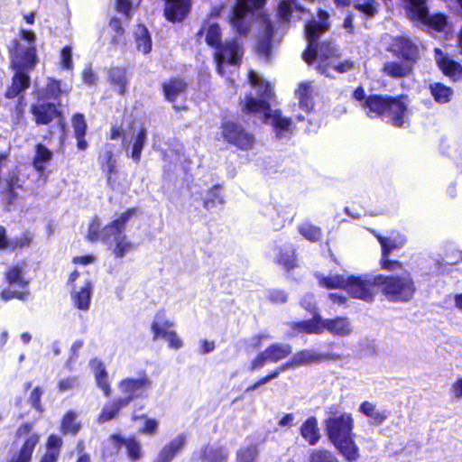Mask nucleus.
<instances>
[{
    "mask_svg": "<svg viewBox=\"0 0 462 462\" xmlns=\"http://www.w3.org/2000/svg\"><path fill=\"white\" fill-rule=\"evenodd\" d=\"M319 21L312 20L305 26V33L308 41V48L303 52L302 58L308 64L317 62L318 70L328 77H332L333 72L346 73L354 68V62L350 60H338V51L330 42L316 44L319 36L328 29V14L320 10L318 14Z\"/></svg>",
    "mask_w": 462,
    "mask_h": 462,
    "instance_id": "nucleus-1",
    "label": "nucleus"
},
{
    "mask_svg": "<svg viewBox=\"0 0 462 462\" xmlns=\"http://www.w3.org/2000/svg\"><path fill=\"white\" fill-rule=\"evenodd\" d=\"M251 86L256 89L257 97L252 95L245 98L244 108L246 112L259 116L263 122L274 127L279 138L290 131L291 120L282 117L279 110H273L270 101L273 97V88L261 75L251 70L248 74Z\"/></svg>",
    "mask_w": 462,
    "mask_h": 462,
    "instance_id": "nucleus-2",
    "label": "nucleus"
},
{
    "mask_svg": "<svg viewBox=\"0 0 462 462\" xmlns=\"http://www.w3.org/2000/svg\"><path fill=\"white\" fill-rule=\"evenodd\" d=\"M325 431L330 442L347 462H356L359 449L353 433L354 419L350 413L330 408L323 421Z\"/></svg>",
    "mask_w": 462,
    "mask_h": 462,
    "instance_id": "nucleus-3",
    "label": "nucleus"
},
{
    "mask_svg": "<svg viewBox=\"0 0 462 462\" xmlns=\"http://www.w3.org/2000/svg\"><path fill=\"white\" fill-rule=\"evenodd\" d=\"M206 34L207 43L215 48L217 69L220 75L226 73V67L235 69L242 56L239 43L236 40L221 42V31L217 23L206 22L198 35Z\"/></svg>",
    "mask_w": 462,
    "mask_h": 462,
    "instance_id": "nucleus-4",
    "label": "nucleus"
},
{
    "mask_svg": "<svg viewBox=\"0 0 462 462\" xmlns=\"http://www.w3.org/2000/svg\"><path fill=\"white\" fill-rule=\"evenodd\" d=\"M379 290L393 302H405L412 299L416 286L410 273L394 275H378Z\"/></svg>",
    "mask_w": 462,
    "mask_h": 462,
    "instance_id": "nucleus-5",
    "label": "nucleus"
},
{
    "mask_svg": "<svg viewBox=\"0 0 462 462\" xmlns=\"http://www.w3.org/2000/svg\"><path fill=\"white\" fill-rule=\"evenodd\" d=\"M292 328L308 334L328 331L335 337H347L353 330L350 320L346 317L323 319L319 314H315L312 319L293 323Z\"/></svg>",
    "mask_w": 462,
    "mask_h": 462,
    "instance_id": "nucleus-6",
    "label": "nucleus"
},
{
    "mask_svg": "<svg viewBox=\"0 0 462 462\" xmlns=\"http://www.w3.org/2000/svg\"><path fill=\"white\" fill-rule=\"evenodd\" d=\"M20 39L25 41L27 45L24 46L18 41L14 42V46L10 48L13 64L19 69H32L36 63L35 34L32 31L22 29Z\"/></svg>",
    "mask_w": 462,
    "mask_h": 462,
    "instance_id": "nucleus-7",
    "label": "nucleus"
},
{
    "mask_svg": "<svg viewBox=\"0 0 462 462\" xmlns=\"http://www.w3.org/2000/svg\"><path fill=\"white\" fill-rule=\"evenodd\" d=\"M408 17L422 25H428L435 31L441 32L447 26V18L444 14H437L430 16L426 0H405Z\"/></svg>",
    "mask_w": 462,
    "mask_h": 462,
    "instance_id": "nucleus-8",
    "label": "nucleus"
},
{
    "mask_svg": "<svg viewBox=\"0 0 462 462\" xmlns=\"http://www.w3.org/2000/svg\"><path fill=\"white\" fill-rule=\"evenodd\" d=\"M378 275L347 276L346 291L353 298L373 301L379 289Z\"/></svg>",
    "mask_w": 462,
    "mask_h": 462,
    "instance_id": "nucleus-9",
    "label": "nucleus"
},
{
    "mask_svg": "<svg viewBox=\"0 0 462 462\" xmlns=\"http://www.w3.org/2000/svg\"><path fill=\"white\" fill-rule=\"evenodd\" d=\"M151 386L152 382L145 374L123 380L120 383V391L124 396L117 398V410L126 406L134 398L143 397Z\"/></svg>",
    "mask_w": 462,
    "mask_h": 462,
    "instance_id": "nucleus-10",
    "label": "nucleus"
},
{
    "mask_svg": "<svg viewBox=\"0 0 462 462\" xmlns=\"http://www.w3.org/2000/svg\"><path fill=\"white\" fill-rule=\"evenodd\" d=\"M264 0H236L232 11L231 23L239 33H246L249 29L250 14L254 8L261 7Z\"/></svg>",
    "mask_w": 462,
    "mask_h": 462,
    "instance_id": "nucleus-11",
    "label": "nucleus"
},
{
    "mask_svg": "<svg viewBox=\"0 0 462 462\" xmlns=\"http://www.w3.org/2000/svg\"><path fill=\"white\" fill-rule=\"evenodd\" d=\"M291 352L292 348L289 344H273L251 361L248 369L253 372L263 367L268 362L277 363L289 356Z\"/></svg>",
    "mask_w": 462,
    "mask_h": 462,
    "instance_id": "nucleus-12",
    "label": "nucleus"
},
{
    "mask_svg": "<svg viewBox=\"0 0 462 462\" xmlns=\"http://www.w3.org/2000/svg\"><path fill=\"white\" fill-rule=\"evenodd\" d=\"M145 141V128L135 123L131 127V132L124 134L123 147L127 156L130 157L134 162H139Z\"/></svg>",
    "mask_w": 462,
    "mask_h": 462,
    "instance_id": "nucleus-13",
    "label": "nucleus"
},
{
    "mask_svg": "<svg viewBox=\"0 0 462 462\" xmlns=\"http://www.w3.org/2000/svg\"><path fill=\"white\" fill-rule=\"evenodd\" d=\"M221 134L225 141L241 150H249L254 144V137L240 125L226 122L222 125Z\"/></svg>",
    "mask_w": 462,
    "mask_h": 462,
    "instance_id": "nucleus-14",
    "label": "nucleus"
},
{
    "mask_svg": "<svg viewBox=\"0 0 462 462\" xmlns=\"http://www.w3.org/2000/svg\"><path fill=\"white\" fill-rule=\"evenodd\" d=\"M409 116L408 104L403 96L389 98L384 118L393 125L402 127L407 122Z\"/></svg>",
    "mask_w": 462,
    "mask_h": 462,
    "instance_id": "nucleus-15",
    "label": "nucleus"
},
{
    "mask_svg": "<svg viewBox=\"0 0 462 462\" xmlns=\"http://www.w3.org/2000/svg\"><path fill=\"white\" fill-rule=\"evenodd\" d=\"M101 223L97 217H95L88 226L87 238L89 241L100 239L109 246H112L116 241V220L105 225L101 229Z\"/></svg>",
    "mask_w": 462,
    "mask_h": 462,
    "instance_id": "nucleus-16",
    "label": "nucleus"
},
{
    "mask_svg": "<svg viewBox=\"0 0 462 462\" xmlns=\"http://www.w3.org/2000/svg\"><path fill=\"white\" fill-rule=\"evenodd\" d=\"M388 51L412 63H416L419 57L418 47L404 36L393 38Z\"/></svg>",
    "mask_w": 462,
    "mask_h": 462,
    "instance_id": "nucleus-17",
    "label": "nucleus"
},
{
    "mask_svg": "<svg viewBox=\"0 0 462 462\" xmlns=\"http://www.w3.org/2000/svg\"><path fill=\"white\" fill-rule=\"evenodd\" d=\"M23 183L24 175L19 170L12 171L5 179H0V192L6 194L8 204H12L15 200V189H22Z\"/></svg>",
    "mask_w": 462,
    "mask_h": 462,
    "instance_id": "nucleus-18",
    "label": "nucleus"
},
{
    "mask_svg": "<svg viewBox=\"0 0 462 462\" xmlns=\"http://www.w3.org/2000/svg\"><path fill=\"white\" fill-rule=\"evenodd\" d=\"M434 52L436 62L442 72L453 80H459L462 78V66L439 48H436Z\"/></svg>",
    "mask_w": 462,
    "mask_h": 462,
    "instance_id": "nucleus-19",
    "label": "nucleus"
},
{
    "mask_svg": "<svg viewBox=\"0 0 462 462\" xmlns=\"http://www.w3.org/2000/svg\"><path fill=\"white\" fill-rule=\"evenodd\" d=\"M415 63L408 60H391L384 62L383 66V72L393 79H402L410 77L412 74Z\"/></svg>",
    "mask_w": 462,
    "mask_h": 462,
    "instance_id": "nucleus-20",
    "label": "nucleus"
},
{
    "mask_svg": "<svg viewBox=\"0 0 462 462\" xmlns=\"http://www.w3.org/2000/svg\"><path fill=\"white\" fill-rule=\"evenodd\" d=\"M31 111L38 125H47L60 116V112L53 103H38L32 106Z\"/></svg>",
    "mask_w": 462,
    "mask_h": 462,
    "instance_id": "nucleus-21",
    "label": "nucleus"
},
{
    "mask_svg": "<svg viewBox=\"0 0 462 462\" xmlns=\"http://www.w3.org/2000/svg\"><path fill=\"white\" fill-rule=\"evenodd\" d=\"M173 322L167 319V315L164 310L157 311L150 327L151 331L152 332V340L156 341L159 338H164L171 332V330H173Z\"/></svg>",
    "mask_w": 462,
    "mask_h": 462,
    "instance_id": "nucleus-22",
    "label": "nucleus"
},
{
    "mask_svg": "<svg viewBox=\"0 0 462 462\" xmlns=\"http://www.w3.org/2000/svg\"><path fill=\"white\" fill-rule=\"evenodd\" d=\"M165 16L169 21H182L188 14L190 7V0H165Z\"/></svg>",
    "mask_w": 462,
    "mask_h": 462,
    "instance_id": "nucleus-23",
    "label": "nucleus"
},
{
    "mask_svg": "<svg viewBox=\"0 0 462 462\" xmlns=\"http://www.w3.org/2000/svg\"><path fill=\"white\" fill-rule=\"evenodd\" d=\"M273 254L275 261L286 270H291L296 266L295 250L292 245H276L273 248Z\"/></svg>",
    "mask_w": 462,
    "mask_h": 462,
    "instance_id": "nucleus-24",
    "label": "nucleus"
},
{
    "mask_svg": "<svg viewBox=\"0 0 462 462\" xmlns=\"http://www.w3.org/2000/svg\"><path fill=\"white\" fill-rule=\"evenodd\" d=\"M390 97L371 96L368 97L363 106L366 109L368 116H382L384 118Z\"/></svg>",
    "mask_w": 462,
    "mask_h": 462,
    "instance_id": "nucleus-25",
    "label": "nucleus"
},
{
    "mask_svg": "<svg viewBox=\"0 0 462 462\" xmlns=\"http://www.w3.org/2000/svg\"><path fill=\"white\" fill-rule=\"evenodd\" d=\"M296 366L310 365L313 363H320L333 358L332 355L318 353L311 349H304L293 355Z\"/></svg>",
    "mask_w": 462,
    "mask_h": 462,
    "instance_id": "nucleus-26",
    "label": "nucleus"
},
{
    "mask_svg": "<svg viewBox=\"0 0 462 462\" xmlns=\"http://www.w3.org/2000/svg\"><path fill=\"white\" fill-rule=\"evenodd\" d=\"M92 285L88 280H84L82 285L74 286L72 298L75 305L79 310H88L90 304Z\"/></svg>",
    "mask_w": 462,
    "mask_h": 462,
    "instance_id": "nucleus-27",
    "label": "nucleus"
},
{
    "mask_svg": "<svg viewBox=\"0 0 462 462\" xmlns=\"http://www.w3.org/2000/svg\"><path fill=\"white\" fill-rule=\"evenodd\" d=\"M39 436L32 433L27 437L19 452L13 456L9 462H30L36 445L39 442Z\"/></svg>",
    "mask_w": 462,
    "mask_h": 462,
    "instance_id": "nucleus-28",
    "label": "nucleus"
},
{
    "mask_svg": "<svg viewBox=\"0 0 462 462\" xmlns=\"http://www.w3.org/2000/svg\"><path fill=\"white\" fill-rule=\"evenodd\" d=\"M186 442L184 435H179L161 450L156 462H171L175 455L181 450Z\"/></svg>",
    "mask_w": 462,
    "mask_h": 462,
    "instance_id": "nucleus-29",
    "label": "nucleus"
},
{
    "mask_svg": "<svg viewBox=\"0 0 462 462\" xmlns=\"http://www.w3.org/2000/svg\"><path fill=\"white\" fill-rule=\"evenodd\" d=\"M300 431L301 437L311 446L316 445L320 439L318 420L315 417H310L306 421H304Z\"/></svg>",
    "mask_w": 462,
    "mask_h": 462,
    "instance_id": "nucleus-30",
    "label": "nucleus"
},
{
    "mask_svg": "<svg viewBox=\"0 0 462 462\" xmlns=\"http://www.w3.org/2000/svg\"><path fill=\"white\" fill-rule=\"evenodd\" d=\"M263 36L258 40L257 42V51L258 52L264 56L268 57L271 51V38L273 33V28L269 19H263Z\"/></svg>",
    "mask_w": 462,
    "mask_h": 462,
    "instance_id": "nucleus-31",
    "label": "nucleus"
},
{
    "mask_svg": "<svg viewBox=\"0 0 462 462\" xmlns=\"http://www.w3.org/2000/svg\"><path fill=\"white\" fill-rule=\"evenodd\" d=\"M316 277L321 287L326 289H343L346 291L347 277H344L340 274H329L325 276L320 273H317Z\"/></svg>",
    "mask_w": 462,
    "mask_h": 462,
    "instance_id": "nucleus-32",
    "label": "nucleus"
},
{
    "mask_svg": "<svg viewBox=\"0 0 462 462\" xmlns=\"http://www.w3.org/2000/svg\"><path fill=\"white\" fill-rule=\"evenodd\" d=\"M359 411L368 417L372 423L376 425L382 424L387 417L384 411L378 410L375 404L369 402H362L359 406Z\"/></svg>",
    "mask_w": 462,
    "mask_h": 462,
    "instance_id": "nucleus-33",
    "label": "nucleus"
},
{
    "mask_svg": "<svg viewBox=\"0 0 462 462\" xmlns=\"http://www.w3.org/2000/svg\"><path fill=\"white\" fill-rule=\"evenodd\" d=\"M313 88L310 82H302L300 84L297 90L299 97V103L300 108L306 112L310 111L313 108V98H312Z\"/></svg>",
    "mask_w": 462,
    "mask_h": 462,
    "instance_id": "nucleus-34",
    "label": "nucleus"
},
{
    "mask_svg": "<svg viewBox=\"0 0 462 462\" xmlns=\"http://www.w3.org/2000/svg\"><path fill=\"white\" fill-rule=\"evenodd\" d=\"M381 246L382 254H389L393 250L399 249L406 243V238L402 235H397L391 237H384L375 234Z\"/></svg>",
    "mask_w": 462,
    "mask_h": 462,
    "instance_id": "nucleus-35",
    "label": "nucleus"
},
{
    "mask_svg": "<svg viewBox=\"0 0 462 462\" xmlns=\"http://www.w3.org/2000/svg\"><path fill=\"white\" fill-rule=\"evenodd\" d=\"M61 446V438L56 435H51L47 440V451L41 462H57Z\"/></svg>",
    "mask_w": 462,
    "mask_h": 462,
    "instance_id": "nucleus-36",
    "label": "nucleus"
},
{
    "mask_svg": "<svg viewBox=\"0 0 462 462\" xmlns=\"http://www.w3.org/2000/svg\"><path fill=\"white\" fill-rule=\"evenodd\" d=\"M30 86V78L23 72L17 71L13 79L12 86L6 91V97L13 98Z\"/></svg>",
    "mask_w": 462,
    "mask_h": 462,
    "instance_id": "nucleus-37",
    "label": "nucleus"
},
{
    "mask_svg": "<svg viewBox=\"0 0 462 462\" xmlns=\"http://www.w3.org/2000/svg\"><path fill=\"white\" fill-rule=\"evenodd\" d=\"M52 158V152L43 144L39 143L35 148V155L33 158V166L37 171L42 173L48 163Z\"/></svg>",
    "mask_w": 462,
    "mask_h": 462,
    "instance_id": "nucleus-38",
    "label": "nucleus"
},
{
    "mask_svg": "<svg viewBox=\"0 0 462 462\" xmlns=\"http://www.w3.org/2000/svg\"><path fill=\"white\" fill-rule=\"evenodd\" d=\"M125 448L128 457L134 461L142 457L141 444L134 439H121L117 436V448Z\"/></svg>",
    "mask_w": 462,
    "mask_h": 462,
    "instance_id": "nucleus-39",
    "label": "nucleus"
},
{
    "mask_svg": "<svg viewBox=\"0 0 462 462\" xmlns=\"http://www.w3.org/2000/svg\"><path fill=\"white\" fill-rule=\"evenodd\" d=\"M163 92L167 100L172 102L184 92L186 84L178 79H171L163 84Z\"/></svg>",
    "mask_w": 462,
    "mask_h": 462,
    "instance_id": "nucleus-40",
    "label": "nucleus"
},
{
    "mask_svg": "<svg viewBox=\"0 0 462 462\" xmlns=\"http://www.w3.org/2000/svg\"><path fill=\"white\" fill-rule=\"evenodd\" d=\"M134 35L137 49L145 54L148 53L152 49V40L148 30L139 24L135 29Z\"/></svg>",
    "mask_w": 462,
    "mask_h": 462,
    "instance_id": "nucleus-41",
    "label": "nucleus"
},
{
    "mask_svg": "<svg viewBox=\"0 0 462 462\" xmlns=\"http://www.w3.org/2000/svg\"><path fill=\"white\" fill-rule=\"evenodd\" d=\"M430 89L432 97L438 103H448L453 96V90L441 83L430 84Z\"/></svg>",
    "mask_w": 462,
    "mask_h": 462,
    "instance_id": "nucleus-42",
    "label": "nucleus"
},
{
    "mask_svg": "<svg viewBox=\"0 0 462 462\" xmlns=\"http://www.w3.org/2000/svg\"><path fill=\"white\" fill-rule=\"evenodd\" d=\"M228 451L223 447H207L203 450L202 458L205 462H223Z\"/></svg>",
    "mask_w": 462,
    "mask_h": 462,
    "instance_id": "nucleus-43",
    "label": "nucleus"
},
{
    "mask_svg": "<svg viewBox=\"0 0 462 462\" xmlns=\"http://www.w3.org/2000/svg\"><path fill=\"white\" fill-rule=\"evenodd\" d=\"M6 280L10 285H18L25 288L28 284V281L23 277V270L21 266L11 267L6 273Z\"/></svg>",
    "mask_w": 462,
    "mask_h": 462,
    "instance_id": "nucleus-44",
    "label": "nucleus"
},
{
    "mask_svg": "<svg viewBox=\"0 0 462 462\" xmlns=\"http://www.w3.org/2000/svg\"><path fill=\"white\" fill-rule=\"evenodd\" d=\"M223 203L224 199L220 195L218 187L209 189L203 198V206L206 209H211L217 204L222 205Z\"/></svg>",
    "mask_w": 462,
    "mask_h": 462,
    "instance_id": "nucleus-45",
    "label": "nucleus"
},
{
    "mask_svg": "<svg viewBox=\"0 0 462 462\" xmlns=\"http://www.w3.org/2000/svg\"><path fill=\"white\" fill-rule=\"evenodd\" d=\"M77 415L73 411H69L65 414L62 423L61 430L64 434L71 433L76 435L80 429L79 423L76 420Z\"/></svg>",
    "mask_w": 462,
    "mask_h": 462,
    "instance_id": "nucleus-46",
    "label": "nucleus"
},
{
    "mask_svg": "<svg viewBox=\"0 0 462 462\" xmlns=\"http://www.w3.org/2000/svg\"><path fill=\"white\" fill-rule=\"evenodd\" d=\"M92 365L93 366L97 365V367H95V374L97 385L103 390L104 394L108 396L110 394V388L106 382V373L104 370L102 364L97 361H93Z\"/></svg>",
    "mask_w": 462,
    "mask_h": 462,
    "instance_id": "nucleus-47",
    "label": "nucleus"
},
{
    "mask_svg": "<svg viewBox=\"0 0 462 462\" xmlns=\"http://www.w3.org/2000/svg\"><path fill=\"white\" fill-rule=\"evenodd\" d=\"M294 10H301L297 0H283L278 7L279 15L286 22L290 21L291 14Z\"/></svg>",
    "mask_w": 462,
    "mask_h": 462,
    "instance_id": "nucleus-48",
    "label": "nucleus"
},
{
    "mask_svg": "<svg viewBox=\"0 0 462 462\" xmlns=\"http://www.w3.org/2000/svg\"><path fill=\"white\" fill-rule=\"evenodd\" d=\"M310 462H339L337 457L326 449H314L310 456Z\"/></svg>",
    "mask_w": 462,
    "mask_h": 462,
    "instance_id": "nucleus-49",
    "label": "nucleus"
},
{
    "mask_svg": "<svg viewBox=\"0 0 462 462\" xmlns=\"http://www.w3.org/2000/svg\"><path fill=\"white\" fill-rule=\"evenodd\" d=\"M103 169L107 171V180L110 183L115 167L114 152L112 149H107L100 155Z\"/></svg>",
    "mask_w": 462,
    "mask_h": 462,
    "instance_id": "nucleus-50",
    "label": "nucleus"
},
{
    "mask_svg": "<svg viewBox=\"0 0 462 462\" xmlns=\"http://www.w3.org/2000/svg\"><path fill=\"white\" fill-rule=\"evenodd\" d=\"M258 455L257 447L251 445L246 448H242L237 452V462H254Z\"/></svg>",
    "mask_w": 462,
    "mask_h": 462,
    "instance_id": "nucleus-51",
    "label": "nucleus"
},
{
    "mask_svg": "<svg viewBox=\"0 0 462 462\" xmlns=\"http://www.w3.org/2000/svg\"><path fill=\"white\" fill-rule=\"evenodd\" d=\"M300 233L308 240L315 242L321 237V230L319 227L311 224H303L300 227Z\"/></svg>",
    "mask_w": 462,
    "mask_h": 462,
    "instance_id": "nucleus-52",
    "label": "nucleus"
},
{
    "mask_svg": "<svg viewBox=\"0 0 462 462\" xmlns=\"http://www.w3.org/2000/svg\"><path fill=\"white\" fill-rule=\"evenodd\" d=\"M355 8L363 13L367 18L373 17L377 13V4L374 0H366L364 3L357 0Z\"/></svg>",
    "mask_w": 462,
    "mask_h": 462,
    "instance_id": "nucleus-53",
    "label": "nucleus"
},
{
    "mask_svg": "<svg viewBox=\"0 0 462 462\" xmlns=\"http://www.w3.org/2000/svg\"><path fill=\"white\" fill-rule=\"evenodd\" d=\"M134 249L135 245L126 236H121L120 233L117 232V257H123Z\"/></svg>",
    "mask_w": 462,
    "mask_h": 462,
    "instance_id": "nucleus-54",
    "label": "nucleus"
},
{
    "mask_svg": "<svg viewBox=\"0 0 462 462\" xmlns=\"http://www.w3.org/2000/svg\"><path fill=\"white\" fill-rule=\"evenodd\" d=\"M143 419L144 420L143 426L139 430L143 434L153 435L157 432L159 421L155 419H151L146 416H134L133 420Z\"/></svg>",
    "mask_w": 462,
    "mask_h": 462,
    "instance_id": "nucleus-55",
    "label": "nucleus"
},
{
    "mask_svg": "<svg viewBox=\"0 0 462 462\" xmlns=\"http://www.w3.org/2000/svg\"><path fill=\"white\" fill-rule=\"evenodd\" d=\"M277 213L282 217V220L274 224L278 229L283 227L286 222L290 223L293 219V209L290 207H280L277 208Z\"/></svg>",
    "mask_w": 462,
    "mask_h": 462,
    "instance_id": "nucleus-56",
    "label": "nucleus"
},
{
    "mask_svg": "<svg viewBox=\"0 0 462 462\" xmlns=\"http://www.w3.org/2000/svg\"><path fill=\"white\" fill-rule=\"evenodd\" d=\"M72 125L76 137L84 136L87 130V124L82 115H76L72 119Z\"/></svg>",
    "mask_w": 462,
    "mask_h": 462,
    "instance_id": "nucleus-57",
    "label": "nucleus"
},
{
    "mask_svg": "<svg viewBox=\"0 0 462 462\" xmlns=\"http://www.w3.org/2000/svg\"><path fill=\"white\" fill-rule=\"evenodd\" d=\"M60 63L61 67L67 69H70L73 67L72 62V49L69 46H66L61 50L60 52Z\"/></svg>",
    "mask_w": 462,
    "mask_h": 462,
    "instance_id": "nucleus-58",
    "label": "nucleus"
},
{
    "mask_svg": "<svg viewBox=\"0 0 462 462\" xmlns=\"http://www.w3.org/2000/svg\"><path fill=\"white\" fill-rule=\"evenodd\" d=\"M117 13H121L128 20L134 10L133 3L130 0H116Z\"/></svg>",
    "mask_w": 462,
    "mask_h": 462,
    "instance_id": "nucleus-59",
    "label": "nucleus"
},
{
    "mask_svg": "<svg viewBox=\"0 0 462 462\" xmlns=\"http://www.w3.org/2000/svg\"><path fill=\"white\" fill-rule=\"evenodd\" d=\"M163 339L168 343L169 347L175 350L181 348L183 346L182 340L175 330H171Z\"/></svg>",
    "mask_w": 462,
    "mask_h": 462,
    "instance_id": "nucleus-60",
    "label": "nucleus"
},
{
    "mask_svg": "<svg viewBox=\"0 0 462 462\" xmlns=\"http://www.w3.org/2000/svg\"><path fill=\"white\" fill-rule=\"evenodd\" d=\"M28 295H29L28 291H13L11 289L4 290L1 293L2 299H4L5 300H8L14 299V298H16L19 300H25Z\"/></svg>",
    "mask_w": 462,
    "mask_h": 462,
    "instance_id": "nucleus-61",
    "label": "nucleus"
},
{
    "mask_svg": "<svg viewBox=\"0 0 462 462\" xmlns=\"http://www.w3.org/2000/svg\"><path fill=\"white\" fill-rule=\"evenodd\" d=\"M389 254H382L381 267L388 271H396L402 267V263L398 261H392L388 258Z\"/></svg>",
    "mask_w": 462,
    "mask_h": 462,
    "instance_id": "nucleus-62",
    "label": "nucleus"
},
{
    "mask_svg": "<svg viewBox=\"0 0 462 462\" xmlns=\"http://www.w3.org/2000/svg\"><path fill=\"white\" fill-rule=\"evenodd\" d=\"M137 216V210L135 208H130L125 211L117 217V232L119 228L124 226L131 218Z\"/></svg>",
    "mask_w": 462,
    "mask_h": 462,
    "instance_id": "nucleus-63",
    "label": "nucleus"
},
{
    "mask_svg": "<svg viewBox=\"0 0 462 462\" xmlns=\"http://www.w3.org/2000/svg\"><path fill=\"white\" fill-rule=\"evenodd\" d=\"M60 93V82L53 80V79H50L47 84V87H46V95L49 97L55 98L58 97V95Z\"/></svg>",
    "mask_w": 462,
    "mask_h": 462,
    "instance_id": "nucleus-64",
    "label": "nucleus"
}]
</instances>
